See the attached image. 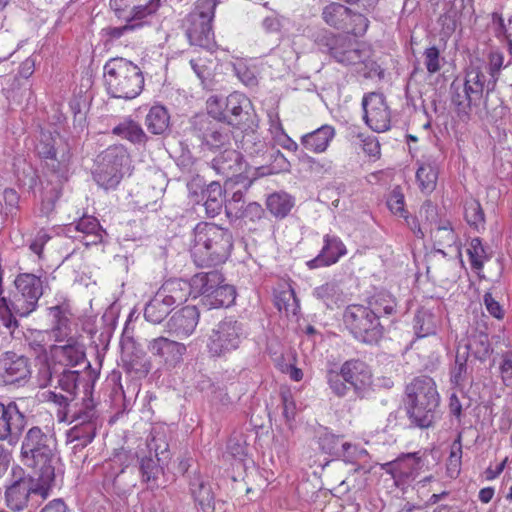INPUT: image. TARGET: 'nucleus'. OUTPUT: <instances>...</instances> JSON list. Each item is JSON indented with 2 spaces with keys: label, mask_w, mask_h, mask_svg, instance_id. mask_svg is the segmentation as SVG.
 <instances>
[{
  "label": "nucleus",
  "mask_w": 512,
  "mask_h": 512,
  "mask_svg": "<svg viewBox=\"0 0 512 512\" xmlns=\"http://www.w3.org/2000/svg\"><path fill=\"white\" fill-rule=\"evenodd\" d=\"M315 44L321 52L329 54L336 62L354 66L355 72L365 79L382 80L385 76L384 69L371 58V50L347 36L323 30L317 34Z\"/></svg>",
  "instance_id": "1"
},
{
  "label": "nucleus",
  "mask_w": 512,
  "mask_h": 512,
  "mask_svg": "<svg viewBox=\"0 0 512 512\" xmlns=\"http://www.w3.org/2000/svg\"><path fill=\"white\" fill-rule=\"evenodd\" d=\"M233 243V235L228 228L200 222L193 229L191 258L201 268L223 264L231 255Z\"/></svg>",
  "instance_id": "2"
},
{
  "label": "nucleus",
  "mask_w": 512,
  "mask_h": 512,
  "mask_svg": "<svg viewBox=\"0 0 512 512\" xmlns=\"http://www.w3.org/2000/svg\"><path fill=\"white\" fill-rule=\"evenodd\" d=\"M21 459L36 477L55 481V466L59 461L56 438L38 426L31 427L22 440Z\"/></svg>",
  "instance_id": "3"
},
{
  "label": "nucleus",
  "mask_w": 512,
  "mask_h": 512,
  "mask_svg": "<svg viewBox=\"0 0 512 512\" xmlns=\"http://www.w3.org/2000/svg\"><path fill=\"white\" fill-rule=\"evenodd\" d=\"M405 410L410 424L420 429L432 427L438 418L440 396L429 376L415 377L405 388Z\"/></svg>",
  "instance_id": "4"
},
{
  "label": "nucleus",
  "mask_w": 512,
  "mask_h": 512,
  "mask_svg": "<svg viewBox=\"0 0 512 512\" xmlns=\"http://www.w3.org/2000/svg\"><path fill=\"white\" fill-rule=\"evenodd\" d=\"M107 92L114 98H136L144 88L143 72L132 61L122 57L111 58L104 65Z\"/></svg>",
  "instance_id": "5"
},
{
  "label": "nucleus",
  "mask_w": 512,
  "mask_h": 512,
  "mask_svg": "<svg viewBox=\"0 0 512 512\" xmlns=\"http://www.w3.org/2000/svg\"><path fill=\"white\" fill-rule=\"evenodd\" d=\"M54 481H45L27 474L21 467L11 470L9 483L5 486L4 501L13 512H22L28 507L31 494L40 495L43 499L49 496Z\"/></svg>",
  "instance_id": "6"
},
{
  "label": "nucleus",
  "mask_w": 512,
  "mask_h": 512,
  "mask_svg": "<svg viewBox=\"0 0 512 512\" xmlns=\"http://www.w3.org/2000/svg\"><path fill=\"white\" fill-rule=\"evenodd\" d=\"M217 0H198L194 9L184 18L182 27L189 43L208 51L216 45L212 21Z\"/></svg>",
  "instance_id": "7"
},
{
  "label": "nucleus",
  "mask_w": 512,
  "mask_h": 512,
  "mask_svg": "<svg viewBox=\"0 0 512 512\" xmlns=\"http://www.w3.org/2000/svg\"><path fill=\"white\" fill-rule=\"evenodd\" d=\"M343 324L351 336L366 345H377L385 328L372 309L363 304H350L343 312Z\"/></svg>",
  "instance_id": "8"
},
{
  "label": "nucleus",
  "mask_w": 512,
  "mask_h": 512,
  "mask_svg": "<svg viewBox=\"0 0 512 512\" xmlns=\"http://www.w3.org/2000/svg\"><path fill=\"white\" fill-rule=\"evenodd\" d=\"M250 105V100L240 92H233L227 97L211 95L206 101V115L218 122L241 128L249 120Z\"/></svg>",
  "instance_id": "9"
},
{
  "label": "nucleus",
  "mask_w": 512,
  "mask_h": 512,
  "mask_svg": "<svg viewBox=\"0 0 512 512\" xmlns=\"http://www.w3.org/2000/svg\"><path fill=\"white\" fill-rule=\"evenodd\" d=\"M49 400L58 406L57 419L59 422H92L99 421L97 403L93 393L83 394L79 400L77 397L64 398L63 394L50 392Z\"/></svg>",
  "instance_id": "10"
},
{
  "label": "nucleus",
  "mask_w": 512,
  "mask_h": 512,
  "mask_svg": "<svg viewBox=\"0 0 512 512\" xmlns=\"http://www.w3.org/2000/svg\"><path fill=\"white\" fill-rule=\"evenodd\" d=\"M244 338L243 324L233 317H226L212 328L206 347L211 356L221 357L237 350Z\"/></svg>",
  "instance_id": "11"
},
{
  "label": "nucleus",
  "mask_w": 512,
  "mask_h": 512,
  "mask_svg": "<svg viewBox=\"0 0 512 512\" xmlns=\"http://www.w3.org/2000/svg\"><path fill=\"white\" fill-rule=\"evenodd\" d=\"M191 133L200 142L202 150L217 152L231 146L232 133L206 114L192 117Z\"/></svg>",
  "instance_id": "12"
},
{
  "label": "nucleus",
  "mask_w": 512,
  "mask_h": 512,
  "mask_svg": "<svg viewBox=\"0 0 512 512\" xmlns=\"http://www.w3.org/2000/svg\"><path fill=\"white\" fill-rule=\"evenodd\" d=\"M14 286L17 294L14 300H9V305L15 314L21 317L28 316L36 310L38 301L44 292V280L41 275L33 273H19Z\"/></svg>",
  "instance_id": "13"
},
{
  "label": "nucleus",
  "mask_w": 512,
  "mask_h": 512,
  "mask_svg": "<svg viewBox=\"0 0 512 512\" xmlns=\"http://www.w3.org/2000/svg\"><path fill=\"white\" fill-rule=\"evenodd\" d=\"M322 18L327 25L354 36H362L369 26V21L363 14L338 2L326 5L322 10Z\"/></svg>",
  "instance_id": "14"
},
{
  "label": "nucleus",
  "mask_w": 512,
  "mask_h": 512,
  "mask_svg": "<svg viewBox=\"0 0 512 512\" xmlns=\"http://www.w3.org/2000/svg\"><path fill=\"white\" fill-rule=\"evenodd\" d=\"M246 164L243 155L230 146L220 150V153L211 161V168L217 173L227 178L225 182L226 190L238 184L243 180V187L248 190L252 180L243 175Z\"/></svg>",
  "instance_id": "15"
},
{
  "label": "nucleus",
  "mask_w": 512,
  "mask_h": 512,
  "mask_svg": "<svg viewBox=\"0 0 512 512\" xmlns=\"http://www.w3.org/2000/svg\"><path fill=\"white\" fill-rule=\"evenodd\" d=\"M425 460L421 451L402 453L395 460L382 464L381 468L394 479L397 487L413 482L420 474Z\"/></svg>",
  "instance_id": "16"
},
{
  "label": "nucleus",
  "mask_w": 512,
  "mask_h": 512,
  "mask_svg": "<svg viewBox=\"0 0 512 512\" xmlns=\"http://www.w3.org/2000/svg\"><path fill=\"white\" fill-rule=\"evenodd\" d=\"M363 119L373 131L381 133L389 130L391 111L382 93L370 92L362 99Z\"/></svg>",
  "instance_id": "17"
},
{
  "label": "nucleus",
  "mask_w": 512,
  "mask_h": 512,
  "mask_svg": "<svg viewBox=\"0 0 512 512\" xmlns=\"http://www.w3.org/2000/svg\"><path fill=\"white\" fill-rule=\"evenodd\" d=\"M31 362L24 355L7 351L0 355V382L6 385L24 384L31 377Z\"/></svg>",
  "instance_id": "18"
},
{
  "label": "nucleus",
  "mask_w": 512,
  "mask_h": 512,
  "mask_svg": "<svg viewBox=\"0 0 512 512\" xmlns=\"http://www.w3.org/2000/svg\"><path fill=\"white\" fill-rule=\"evenodd\" d=\"M27 425V418L15 402L0 403V441L15 445Z\"/></svg>",
  "instance_id": "19"
},
{
  "label": "nucleus",
  "mask_w": 512,
  "mask_h": 512,
  "mask_svg": "<svg viewBox=\"0 0 512 512\" xmlns=\"http://www.w3.org/2000/svg\"><path fill=\"white\" fill-rule=\"evenodd\" d=\"M339 370L354 394L364 398L372 384V372L368 364L361 359L352 358L346 360Z\"/></svg>",
  "instance_id": "20"
},
{
  "label": "nucleus",
  "mask_w": 512,
  "mask_h": 512,
  "mask_svg": "<svg viewBox=\"0 0 512 512\" xmlns=\"http://www.w3.org/2000/svg\"><path fill=\"white\" fill-rule=\"evenodd\" d=\"M148 352L167 368H175L187 352L185 344L165 336L151 339L147 344Z\"/></svg>",
  "instance_id": "21"
},
{
  "label": "nucleus",
  "mask_w": 512,
  "mask_h": 512,
  "mask_svg": "<svg viewBox=\"0 0 512 512\" xmlns=\"http://www.w3.org/2000/svg\"><path fill=\"white\" fill-rule=\"evenodd\" d=\"M450 96L458 115H468L472 107L480 104L483 94L466 77L463 80L457 77L450 84Z\"/></svg>",
  "instance_id": "22"
},
{
  "label": "nucleus",
  "mask_w": 512,
  "mask_h": 512,
  "mask_svg": "<svg viewBox=\"0 0 512 512\" xmlns=\"http://www.w3.org/2000/svg\"><path fill=\"white\" fill-rule=\"evenodd\" d=\"M200 318V312L194 305H187L176 312L166 322L167 332L178 338L189 337L195 331Z\"/></svg>",
  "instance_id": "23"
},
{
  "label": "nucleus",
  "mask_w": 512,
  "mask_h": 512,
  "mask_svg": "<svg viewBox=\"0 0 512 512\" xmlns=\"http://www.w3.org/2000/svg\"><path fill=\"white\" fill-rule=\"evenodd\" d=\"M81 336H71L65 339L64 345H55L52 347V355L56 362L65 367H75L86 362L85 345L80 341Z\"/></svg>",
  "instance_id": "24"
},
{
  "label": "nucleus",
  "mask_w": 512,
  "mask_h": 512,
  "mask_svg": "<svg viewBox=\"0 0 512 512\" xmlns=\"http://www.w3.org/2000/svg\"><path fill=\"white\" fill-rule=\"evenodd\" d=\"M346 254L347 248L338 236L325 234L323 236V246L319 254L309 260L306 265L309 269L328 267L336 264Z\"/></svg>",
  "instance_id": "25"
},
{
  "label": "nucleus",
  "mask_w": 512,
  "mask_h": 512,
  "mask_svg": "<svg viewBox=\"0 0 512 512\" xmlns=\"http://www.w3.org/2000/svg\"><path fill=\"white\" fill-rule=\"evenodd\" d=\"M94 385V378L90 375L83 376L77 370L64 369L58 376V386L66 393L63 395L64 398L74 397L75 399L80 389L85 395L93 393Z\"/></svg>",
  "instance_id": "26"
},
{
  "label": "nucleus",
  "mask_w": 512,
  "mask_h": 512,
  "mask_svg": "<svg viewBox=\"0 0 512 512\" xmlns=\"http://www.w3.org/2000/svg\"><path fill=\"white\" fill-rule=\"evenodd\" d=\"M75 231L80 235L72 237L79 239L85 246L97 245L103 242L106 231L102 228L97 218L94 216H83L76 222L71 223L67 231Z\"/></svg>",
  "instance_id": "27"
},
{
  "label": "nucleus",
  "mask_w": 512,
  "mask_h": 512,
  "mask_svg": "<svg viewBox=\"0 0 512 512\" xmlns=\"http://www.w3.org/2000/svg\"><path fill=\"white\" fill-rule=\"evenodd\" d=\"M52 321V333L56 342H63L73 335L71 307L68 302H62L48 308Z\"/></svg>",
  "instance_id": "28"
},
{
  "label": "nucleus",
  "mask_w": 512,
  "mask_h": 512,
  "mask_svg": "<svg viewBox=\"0 0 512 512\" xmlns=\"http://www.w3.org/2000/svg\"><path fill=\"white\" fill-rule=\"evenodd\" d=\"M112 134L120 137L138 149H145L151 137L142 126L130 116L125 117L112 129Z\"/></svg>",
  "instance_id": "29"
},
{
  "label": "nucleus",
  "mask_w": 512,
  "mask_h": 512,
  "mask_svg": "<svg viewBox=\"0 0 512 512\" xmlns=\"http://www.w3.org/2000/svg\"><path fill=\"white\" fill-rule=\"evenodd\" d=\"M191 495L203 512L215 511V495L209 480L195 475L189 483Z\"/></svg>",
  "instance_id": "30"
},
{
  "label": "nucleus",
  "mask_w": 512,
  "mask_h": 512,
  "mask_svg": "<svg viewBox=\"0 0 512 512\" xmlns=\"http://www.w3.org/2000/svg\"><path fill=\"white\" fill-rule=\"evenodd\" d=\"M334 137L335 128L326 124L310 133L304 134L300 139V143L311 152L323 153L327 150Z\"/></svg>",
  "instance_id": "31"
},
{
  "label": "nucleus",
  "mask_w": 512,
  "mask_h": 512,
  "mask_svg": "<svg viewBox=\"0 0 512 512\" xmlns=\"http://www.w3.org/2000/svg\"><path fill=\"white\" fill-rule=\"evenodd\" d=\"M157 292L173 308L185 302L189 296H192L191 285L188 284V280L177 278L165 281Z\"/></svg>",
  "instance_id": "32"
},
{
  "label": "nucleus",
  "mask_w": 512,
  "mask_h": 512,
  "mask_svg": "<svg viewBox=\"0 0 512 512\" xmlns=\"http://www.w3.org/2000/svg\"><path fill=\"white\" fill-rule=\"evenodd\" d=\"M222 282H224V277L217 270L197 273L188 280V284L191 285V295L194 298L198 295L203 296V303L208 298V295L212 293L214 287Z\"/></svg>",
  "instance_id": "33"
},
{
  "label": "nucleus",
  "mask_w": 512,
  "mask_h": 512,
  "mask_svg": "<svg viewBox=\"0 0 512 512\" xmlns=\"http://www.w3.org/2000/svg\"><path fill=\"white\" fill-rule=\"evenodd\" d=\"M164 462L150 454L138 457L141 482L145 483L148 489L154 490L159 487L158 479L163 474L162 463Z\"/></svg>",
  "instance_id": "34"
},
{
  "label": "nucleus",
  "mask_w": 512,
  "mask_h": 512,
  "mask_svg": "<svg viewBox=\"0 0 512 512\" xmlns=\"http://www.w3.org/2000/svg\"><path fill=\"white\" fill-rule=\"evenodd\" d=\"M144 124L150 134L165 136L170 132V114L166 107L154 105L146 114Z\"/></svg>",
  "instance_id": "35"
},
{
  "label": "nucleus",
  "mask_w": 512,
  "mask_h": 512,
  "mask_svg": "<svg viewBox=\"0 0 512 512\" xmlns=\"http://www.w3.org/2000/svg\"><path fill=\"white\" fill-rule=\"evenodd\" d=\"M441 320L432 310L421 307L417 310L413 319V329L417 338L435 335Z\"/></svg>",
  "instance_id": "36"
},
{
  "label": "nucleus",
  "mask_w": 512,
  "mask_h": 512,
  "mask_svg": "<svg viewBox=\"0 0 512 512\" xmlns=\"http://www.w3.org/2000/svg\"><path fill=\"white\" fill-rule=\"evenodd\" d=\"M73 426L67 431L66 437L68 442H76L75 448H84L89 445L95 438L99 421L92 422H73Z\"/></svg>",
  "instance_id": "37"
},
{
  "label": "nucleus",
  "mask_w": 512,
  "mask_h": 512,
  "mask_svg": "<svg viewBox=\"0 0 512 512\" xmlns=\"http://www.w3.org/2000/svg\"><path fill=\"white\" fill-rule=\"evenodd\" d=\"M445 12L440 16L444 29L453 32L456 29L458 19L464 10L473 11V0H446Z\"/></svg>",
  "instance_id": "38"
},
{
  "label": "nucleus",
  "mask_w": 512,
  "mask_h": 512,
  "mask_svg": "<svg viewBox=\"0 0 512 512\" xmlns=\"http://www.w3.org/2000/svg\"><path fill=\"white\" fill-rule=\"evenodd\" d=\"M367 307L377 314V318H389L398 314V303L396 298L386 292H380L367 301Z\"/></svg>",
  "instance_id": "39"
},
{
  "label": "nucleus",
  "mask_w": 512,
  "mask_h": 512,
  "mask_svg": "<svg viewBox=\"0 0 512 512\" xmlns=\"http://www.w3.org/2000/svg\"><path fill=\"white\" fill-rule=\"evenodd\" d=\"M416 182L422 193H431L435 190L438 180V167L435 161H418Z\"/></svg>",
  "instance_id": "40"
},
{
  "label": "nucleus",
  "mask_w": 512,
  "mask_h": 512,
  "mask_svg": "<svg viewBox=\"0 0 512 512\" xmlns=\"http://www.w3.org/2000/svg\"><path fill=\"white\" fill-rule=\"evenodd\" d=\"M433 248L453 247L456 248L457 257L462 261V249L458 234L454 231L450 221L440 224L433 232Z\"/></svg>",
  "instance_id": "41"
},
{
  "label": "nucleus",
  "mask_w": 512,
  "mask_h": 512,
  "mask_svg": "<svg viewBox=\"0 0 512 512\" xmlns=\"http://www.w3.org/2000/svg\"><path fill=\"white\" fill-rule=\"evenodd\" d=\"M492 352L489 336L484 332H474L467 338L464 351L467 357L471 354L475 359L484 362Z\"/></svg>",
  "instance_id": "42"
},
{
  "label": "nucleus",
  "mask_w": 512,
  "mask_h": 512,
  "mask_svg": "<svg viewBox=\"0 0 512 512\" xmlns=\"http://www.w3.org/2000/svg\"><path fill=\"white\" fill-rule=\"evenodd\" d=\"M294 198L286 192H274L266 199V208L277 219H284L294 207Z\"/></svg>",
  "instance_id": "43"
},
{
  "label": "nucleus",
  "mask_w": 512,
  "mask_h": 512,
  "mask_svg": "<svg viewBox=\"0 0 512 512\" xmlns=\"http://www.w3.org/2000/svg\"><path fill=\"white\" fill-rule=\"evenodd\" d=\"M235 299V287L233 285L224 284L222 282L214 287L212 293L208 295V298H206L204 305L214 309L222 307L227 308L234 304Z\"/></svg>",
  "instance_id": "44"
},
{
  "label": "nucleus",
  "mask_w": 512,
  "mask_h": 512,
  "mask_svg": "<svg viewBox=\"0 0 512 512\" xmlns=\"http://www.w3.org/2000/svg\"><path fill=\"white\" fill-rule=\"evenodd\" d=\"M228 190H223L221 184L217 181L209 183L203 191L202 199H205L204 207L208 216L214 217L221 211L223 205V194Z\"/></svg>",
  "instance_id": "45"
},
{
  "label": "nucleus",
  "mask_w": 512,
  "mask_h": 512,
  "mask_svg": "<svg viewBox=\"0 0 512 512\" xmlns=\"http://www.w3.org/2000/svg\"><path fill=\"white\" fill-rule=\"evenodd\" d=\"M173 310V307L161 297V294H156L146 304L144 309V317L147 321L153 324L161 323Z\"/></svg>",
  "instance_id": "46"
},
{
  "label": "nucleus",
  "mask_w": 512,
  "mask_h": 512,
  "mask_svg": "<svg viewBox=\"0 0 512 512\" xmlns=\"http://www.w3.org/2000/svg\"><path fill=\"white\" fill-rule=\"evenodd\" d=\"M92 174L98 186L105 190L115 189L123 178L122 171L98 162Z\"/></svg>",
  "instance_id": "47"
},
{
  "label": "nucleus",
  "mask_w": 512,
  "mask_h": 512,
  "mask_svg": "<svg viewBox=\"0 0 512 512\" xmlns=\"http://www.w3.org/2000/svg\"><path fill=\"white\" fill-rule=\"evenodd\" d=\"M128 161L129 153L127 148L122 144L109 146L98 156L97 160L98 163L104 164L106 167L110 166L120 171H122V168Z\"/></svg>",
  "instance_id": "48"
},
{
  "label": "nucleus",
  "mask_w": 512,
  "mask_h": 512,
  "mask_svg": "<svg viewBox=\"0 0 512 512\" xmlns=\"http://www.w3.org/2000/svg\"><path fill=\"white\" fill-rule=\"evenodd\" d=\"M71 155L67 149H63L60 156L52 157L46 160L45 167L51 176L56 178V181L61 185L68 180L69 177V164Z\"/></svg>",
  "instance_id": "49"
},
{
  "label": "nucleus",
  "mask_w": 512,
  "mask_h": 512,
  "mask_svg": "<svg viewBox=\"0 0 512 512\" xmlns=\"http://www.w3.org/2000/svg\"><path fill=\"white\" fill-rule=\"evenodd\" d=\"M314 298L322 302L328 309H333L342 301V291L335 282H326L313 289Z\"/></svg>",
  "instance_id": "50"
},
{
  "label": "nucleus",
  "mask_w": 512,
  "mask_h": 512,
  "mask_svg": "<svg viewBox=\"0 0 512 512\" xmlns=\"http://www.w3.org/2000/svg\"><path fill=\"white\" fill-rule=\"evenodd\" d=\"M274 304L280 312L285 311L287 315L289 313L296 315L297 311L300 309L299 300L290 285L275 290Z\"/></svg>",
  "instance_id": "51"
},
{
  "label": "nucleus",
  "mask_w": 512,
  "mask_h": 512,
  "mask_svg": "<svg viewBox=\"0 0 512 512\" xmlns=\"http://www.w3.org/2000/svg\"><path fill=\"white\" fill-rule=\"evenodd\" d=\"M467 361V353H461L460 349L458 348L454 365L450 369V382L454 387L460 390L465 388L469 379Z\"/></svg>",
  "instance_id": "52"
},
{
  "label": "nucleus",
  "mask_w": 512,
  "mask_h": 512,
  "mask_svg": "<svg viewBox=\"0 0 512 512\" xmlns=\"http://www.w3.org/2000/svg\"><path fill=\"white\" fill-rule=\"evenodd\" d=\"M467 254L471 268L475 271H481L485 262L491 258V254L488 253V247L483 245L482 239L479 237L471 239Z\"/></svg>",
  "instance_id": "53"
},
{
  "label": "nucleus",
  "mask_w": 512,
  "mask_h": 512,
  "mask_svg": "<svg viewBox=\"0 0 512 512\" xmlns=\"http://www.w3.org/2000/svg\"><path fill=\"white\" fill-rule=\"evenodd\" d=\"M464 210V218L471 228L477 231L484 229L485 213L478 200L471 199L470 201H467L465 203Z\"/></svg>",
  "instance_id": "54"
},
{
  "label": "nucleus",
  "mask_w": 512,
  "mask_h": 512,
  "mask_svg": "<svg viewBox=\"0 0 512 512\" xmlns=\"http://www.w3.org/2000/svg\"><path fill=\"white\" fill-rule=\"evenodd\" d=\"M325 379L331 393L339 398L346 397L351 388L347 382L342 378L340 370L335 367L327 368L325 371Z\"/></svg>",
  "instance_id": "55"
},
{
  "label": "nucleus",
  "mask_w": 512,
  "mask_h": 512,
  "mask_svg": "<svg viewBox=\"0 0 512 512\" xmlns=\"http://www.w3.org/2000/svg\"><path fill=\"white\" fill-rule=\"evenodd\" d=\"M137 19L138 18H132L131 16L126 17L125 25L119 27L108 26L102 29L103 36L106 37L107 41L114 42L130 32L143 28L142 22H137Z\"/></svg>",
  "instance_id": "56"
},
{
  "label": "nucleus",
  "mask_w": 512,
  "mask_h": 512,
  "mask_svg": "<svg viewBox=\"0 0 512 512\" xmlns=\"http://www.w3.org/2000/svg\"><path fill=\"white\" fill-rule=\"evenodd\" d=\"M462 459V432L457 434V437L451 445V451L447 460V475L450 478H456L461 470Z\"/></svg>",
  "instance_id": "57"
},
{
  "label": "nucleus",
  "mask_w": 512,
  "mask_h": 512,
  "mask_svg": "<svg viewBox=\"0 0 512 512\" xmlns=\"http://www.w3.org/2000/svg\"><path fill=\"white\" fill-rule=\"evenodd\" d=\"M486 69V65L479 59L471 61L468 67L465 69V77L468 80V83H471L473 86H478V90L480 92H484L485 87L487 88L486 76L484 74V70Z\"/></svg>",
  "instance_id": "58"
},
{
  "label": "nucleus",
  "mask_w": 512,
  "mask_h": 512,
  "mask_svg": "<svg viewBox=\"0 0 512 512\" xmlns=\"http://www.w3.org/2000/svg\"><path fill=\"white\" fill-rule=\"evenodd\" d=\"M147 448L150 455L163 461L169 459V444L164 433L156 432L147 439Z\"/></svg>",
  "instance_id": "59"
},
{
  "label": "nucleus",
  "mask_w": 512,
  "mask_h": 512,
  "mask_svg": "<svg viewBox=\"0 0 512 512\" xmlns=\"http://www.w3.org/2000/svg\"><path fill=\"white\" fill-rule=\"evenodd\" d=\"M504 67V55L502 52L495 51L489 54V64L486 69L490 75L487 81V91H491L495 88L496 82L498 81L501 69Z\"/></svg>",
  "instance_id": "60"
},
{
  "label": "nucleus",
  "mask_w": 512,
  "mask_h": 512,
  "mask_svg": "<svg viewBox=\"0 0 512 512\" xmlns=\"http://www.w3.org/2000/svg\"><path fill=\"white\" fill-rule=\"evenodd\" d=\"M240 185V188L233 191L230 198L225 200V211L229 218H232L234 215H237L241 208L245 206L244 202V193L247 191L243 187V180L240 179L238 184H234L233 186ZM229 188L230 189H233Z\"/></svg>",
  "instance_id": "61"
},
{
  "label": "nucleus",
  "mask_w": 512,
  "mask_h": 512,
  "mask_svg": "<svg viewBox=\"0 0 512 512\" xmlns=\"http://www.w3.org/2000/svg\"><path fill=\"white\" fill-rule=\"evenodd\" d=\"M35 149L37 155L45 162L59 154V150L56 148L55 140L51 134L42 133Z\"/></svg>",
  "instance_id": "62"
},
{
  "label": "nucleus",
  "mask_w": 512,
  "mask_h": 512,
  "mask_svg": "<svg viewBox=\"0 0 512 512\" xmlns=\"http://www.w3.org/2000/svg\"><path fill=\"white\" fill-rule=\"evenodd\" d=\"M265 216V210L257 202H249L243 208L240 209L237 215H234V219H242L245 222L249 221L255 223L261 220Z\"/></svg>",
  "instance_id": "63"
},
{
  "label": "nucleus",
  "mask_w": 512,
  "mask_h": 512,
  "mask_svg": "<svg viewBox=\"0 0 512 512\" xmlns=\"http://www.w3.org/2000/svg\"><path fill=\"white\" fill-rule=\"evenodd\" d=\"M365 452L366 451L364 449L358 447L357 445L344 442L342 446L339 447L338 454L335 456V458L341 459L345 463L354 464Z\"/></svg>",
  "instance_id": "64"
}]
</instances>
